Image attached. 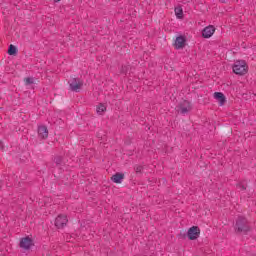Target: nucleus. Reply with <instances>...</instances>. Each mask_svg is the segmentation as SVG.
<instances>
[{
	"label": "nucleus",
	"instance_id": "obj_1",
	"mask_svg": "<svg viewBox=\"0 0 256 256\" xmlns=\"http://www.w3.org/2000/svg\"><path fill=\"white\" fill-rule=\"evenodd\" d=\"M233 230L236 235H249L251 222L247 217L239 215L233 223Z\"/></svg>",
	"mask_w": 256,
	"mask_h": 256
},
{
	"label": "nucleus",
	"instance_id": "obj_2",
	"mask_svg": "<svg viewBox=\"0 0 256 256\" xmlns=\"http://www.w3.org/2000/svg\"><path fill=\"white\" fill-rule=\"evenodd\" d=\"M233 73L235 75H247V72L249 71V66L247 65V62L245 60H237L234 62L232 66Z\"/></svg>",
	"mask_w": 256,
	"mask_h": 256
},
{
	"label": "nucleus",
	"instance_id": "obj_3",
	"mask_svg": "<svg viewBox=\"0 0 256 256\" xmlns=\"http://www.w3.org/2000/svg\"><path fill=\"white\" fill-rule=\"evenodd\" d=\"M83 80L81 78H71L68 81V85L70 87V91H73L74 93H79L81 89L83 88Z\"/></svg>",
	"mask_w": 256,
	"mask_h": 256
},
{
	"label": "nucleus",
	"instance_id": "obj_4",
	"mask_svg": "<svg viewBox=\"0 0 256 256\" xmlns=\"http://www.w3.org/2000/svg\"><path fill=\"white\" fill-rule=\"evenodd\" d=\"M201 235V228L199 226H192L187 231V238L189 241H197Z\"/></svg>",
	"mask_w": 256,
	"mask_h": 256
},
{
	"label": "nucleus",
	"instance_id": "obj_5",
	"mask_svg": "<svg viewBox=\"0 0 256 256\" xmlns=\"http://www.w3.org/2000/svg\"><path fill=\"white\" fill-rule=\"evenodd\" d=\"M173 47L177 51H179L181 49H185V47H187V36H185V35L177 36L173 43Z\"/></svg>",
	"mask_w": 256,
	"mask_h": 256
},
{
	"label": "nucleus",
	"instance_id": "obj_6",
	"mask_svg": "<svg viewBox=\"0 0 256 256\" xmlns=\"http://www.w3.org/2000/svg\"><path fill=\"white\" fill-rule=\"evenodd\" d=\"M19 247L24 249V251H29L31 247H35V242L33 241V238L26 236L21 238Z\"/></svg>",
	"mask_w": 256,
	"mask_h": 256
},
{
	"label": "nucleus",
	"instance_id": "obj_7",
	"mask_svg": "<svg viewBox=\"0 0 256 256\" xmlns=\"http://www.w3.org/2000/svg\"><path fill=\"white\" fill-rule=\"evenodd\" d=\"M177 107L181 115H187V113L193 109V105L189 102V100H183Z\"/></svg>",
	"mask_w": 256,
	"mask_h": 256
},
{
	"label": "nucleus",
	"instance_id": "obj_8",
	"mask_svg": "<svg viewBox=\"0 0 256 256\" xmlns=\"http://www.w3.org/2000/svg\"><path fill=\"white\" fill-rule=\"evenodd\" d=\"M67 223H69L67 215L60 214L56 217L54 225L58 229H64L65 227H67Z\"/></svg>",
	"mask_w": 256,
	"mask_h": 256
},
{
	"label": "nucleus",
	"instance_id": "obj_9",
	"mask_svg": "<svg viewBox=\"0 0 256 256\" xmlns=\"http://www.w3.org/2000/svg\"><path fill=\"white\" fill-rule=\"evenodd\" d=\"M214 33H215V26L209 25L202 30V37L203 39H211Z\"/></svg>",
	"mask_w": 256,
	"mask_h": 256
},
{
	"label": "nucleus",
	"instance_id": "obj_10",
	"mask_svg": "<svg viewBox=\"0 0 256 256\" xmlns=\"http://www.w3.org/2000/svg\"><path fill=\"white\" fill-rule=\"evenodd\" d=\"M214 99H216V101H218L220 107H223V105H225V103H227V97H225V94H223V92H215L213 94Z\"/></svg>",
	"mask_w": 256,
	"mask_h": 256
},
{
	"label": "nucleus",
	"instance_id": "obj_11",
	"mask_svg": "<svg viewBox=\"0 0 256 256\" xmlns=\"http://www.w3.org/2000/svg\"><path fill=\"white\" fill-rule=\"evenodd\" d=\"M38 137L40 139H47V137H49V129H47V126H38Z\"/></svg>",
	"mask_w": 256,
	"mask_h": 256
},
{
	"label": "nucleus",
	"instance_id": "obj_12",
	"mask_svg": "<svg viewBox=\"0 0 256 256\" xmlns=\"http://www.w3.org/2000/svg\"><path fill=\"white\" fill-rule=\"evenodd\" d=\"M125 179V174L123 172H116L111 177V181L113 183H116L117 185L123 183V180Z\"/></svg>",
	"mask_w": 256,
	"mask_h": 256
},
{
	"label": "nucleus",
	"instance_id": "obj_13",
	"mask_svg": "<svg viewBox=\"0 0 256 256\" xmlns=\"http://www.w3.org/2000/svg\"><path fill=\"white\" fill-rule=\"evenodd\" d=\"M137 177H143V173H145V166L141 164H135L133 167Z\"/></svg>",
	"mask_w": 256,
	"mask_h": 256
},
{
	"label": "nucleus",
	"instance_id": "obj_14",
	"mask_svg": "<svg viewBox=\"0 0 256 256\" xmlns=\"http://www.w3.org/2000/svg\"><path fill=\"white\" fill-rule=\"evenodd\" d=\"M7 53L8 55L15 57L17 53H19V49L17 48V46L10 44Z\"/></svg>",
	"mask_w": 256,
	"mask_h": 256
},
{
	"label": "nucleus",
	"instance_id": "obj_15",
	"mask_svg": "<svg viewBox=\"0 0 256 256\" xmlns=\"http://www.w3.org/2000/svg\"><path fill=\"white\" fill-rule=\"evenodd\" d=\"M175 15L177 17V19H183L184 14H183V7L181 6H177L175 9Z\"/></svg>",
	"mask_w": 256,
	"mask_h": 256
},
{
	"label": "nucleus",
	"instance_id": "obj_16",
	"mask_svg": "<svg viewBox=\"0 0 256 256\" xmlns=\"http://www.w3.org/2000/svg\"><path fill=\"white\" fill-rule=\"evenodd\" d=\"M96 111H97L98 115H103V113H105V111H107V105L100 103L96 107Z\"/></svg>",
	"mask_w": 256,
	"mask_h": 256
},
{
	"label": "nucleus",
	"instance_id": "obj_17",
	"mask_svg": "<svg viewBox=\"0 0 256 256\" xmlns=\"http://www.w3.org/2000/svg\"><path fill=\"white\" fill-rule=\"evenodd\" d=\"M131 70V65H122L120 69L121 75H127L129 71Z\"/></svg>",
	"mask_w": 256,
	"mask_h": 256
},
{
	"label": "nucleus",
	"instance_id": "obj_18",
	"mask_svg": "<svg viewBox=\"0 0 256 256\" xmlns=\"http://www.w3.org/2000/svg\"><path fill=\"white\" fill-rule=\"evenodd\" d=\"M53 162L56 164L57 167L63 165V156H55L53 158Z\"/></svg>",
	"mask_w": 256,
	"mask_h": 256
},
{
	"label": "nucleus",
	"instance_id": "obj_19",
	"mask_svg": "<svg viewBox=\"0 0 256 256\" xmlns=\"http://www.w3.org/2000/svg\"><path fill=\"white\" fill-rule=\"evenodd\" d=\"M24 83H25L26 87L29 85H33V83H35V78L26 77V78H24Z\"/></svg>",
	"mask_w": 256,
	"mask_h": 256
},
{
	"label": "nucleus",
	"instance_id": "obj_20",
	"mask_svg": "<svg viewBox=\"0 0 256 256\" xmlns=\"http://www.w3.org/2000/svg\"><path fill=\"white\" fill-rule=\"evenodd\" d=\"M237 189H239L240 191H247V184L240 182L237 184Z\"/></svg>",
	"mask_w": 256,
	"mask_h": 256
},
{
	"label": "nucleus",
	"instance_id": "obj_21",
	"mask_svg": "<svg viewBox=\"0 0 256 256\" xmlns=\"http://www.w3.org/2000/svg\"><path fill=\"white\" fill-rule=\"evenodd\" d=\"M178 239H187V233H182V232H180V233L178 234Z\"/></svg>",
	"mask_w": 256,
	"mask_h": 256
},
{
	"label": "nucleus",
	"instance_id": "obj_22",
	"mask_svg": "<svg viewBox=\"0 0 256 256\" xmlns=\"http://www.w3.org/2000/svg\"><path fill=\"white\" fill-rule=\"evenodd\" d=\"M0 149L4 150L5 149V146H3V142L0 141Z\"/></svg>",
	"mask_w": 256,
	"mask_h": 256
},
{
	"label": "nucleus",
	"instance_id": "obj_23",
	"mask_svg": "<svg viewBox=\"0 0 256 256\" xmlns=\"http://www.w3.org/2000/svg\"><path fill=\"white\" fill-rule=\"evenodd\" d=\"M229 0H219L220 3H228Z\"/></svg>",
	"mask_w": 256,
	"mask_h": 256
},
{
	"label": "nucleus",
	"instance_id": "obj_24",
	"mask_svg": "<svg viewBox=\"0 0 256 256\" xmlns=\"http://www.w3.org/2000/svg\"><path fill=\"white\" fill-rule=\"evenodd\" d=\"M59 1H61V0H54V3H59Z\"/></svg>",
	"mask_w": 256,
	"mask_h": 256
},
{
	"label": "nucleus",
	"instance_id": "obj_25",
	"mask_svg": "<svg viewBox=\"0 0 256 256\" xmlns=\"http://www.w3.org/2000/svg\"><path fill=\"white\" fill-rule=\"evenodd\" d=\"M3 185V180H0V186Z\"/></svg>",
	"mask_w": 256,
	"mask_h": 256
}]
</instances>
